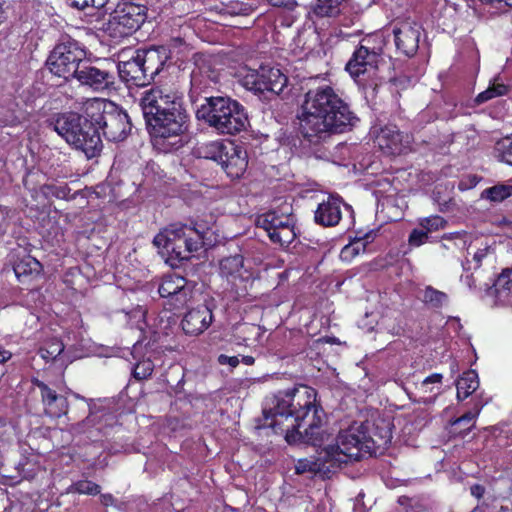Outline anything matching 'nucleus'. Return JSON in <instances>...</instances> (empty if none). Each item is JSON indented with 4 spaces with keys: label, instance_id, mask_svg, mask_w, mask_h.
Instances as JSON below:
<instances>
[{
    "label": "nucleus",
    "instance_id": "864d4df0",
    "mask_svg": "<svg viewBox=\"0 0 512 512\" xmlns=\"http://www.w3.org/2000/svg\"><path fill=\"white\" fill-rule=\"evenodd\" d=\"M454 238L465 245L470 236L467 233H456Z\"/></svg>",
    "mask_w": 512,
    "mask_h": 512
},
{
    "label": "nucleus",
    "instance_id": "3c124183",
    "mask_svg": "<svg viewBox=\"0 0 512 512\" xmlns=\"http://www.w3.org/2000/svg\"><path fill=\"white\" fill-rule=\"evenodd\" d=\"M484 493V488L480 485H474L471 487V494L477 498H480Z\"/></svg>",
    "mask_w": 512,
    "mask_h": 512
},
{
    "label": "nucleus",
    "instance_id": "7ed1b4c3",
    "mask_svg": "<svg viewBox=\"0 0 512 512\" xmlns=\"http://www.w3.org/2000/svg\"><path fill=\"white\" fill-rule=\"evenodd\" d=\"M140 107L149 132L156 139L177 137L188 128L183 96L171 88L152 87L144 91Z\"/></svg>",
    "mask_w": 512,
    "mask_h": 512
},
{
    "label": "nucleus",
    "instance_id": "e433bc0d",
    "mask_svg": "<svg viewBox=\"0 0 512 512\" xmlns=\"http://www.w3.org/2000/svg\"><path fill=\"white\" fill-rule=\"evenodd\" d=\"M222 4L225 13L232 16L249 15L254 10L253 4L245 0H227Z\"/></svg>",
    "mask_w": 512,
    "mask_h": 512
},
{
    "label": "nucleus",
    "instance_id": "b1692460",
    "mask_svg": "<svg viewBox=\"0 0 512 512\" xmlns=\"http://www.w3.org/2000/svg\"><path fill=\"white\" fill-rule=\"evenodd\" d=\"M442 375L435 373L426 377L419 385L416 386L417 393H411L406 390L408 397L419 403H431L435 395L439 393Z\"/></svg>",
    "mask_w": 512,
    "mask_h": 512
},
{
    "label": "nucleus",
    "instance_id": "5fc2aeb1",
    "mask_svg": "<svg viewBox=\"0 0 512 512\" xmlns=\"http://www.w3.org/2000/svg\"><path fill=\"white\" fill-rule=\"evenodd\" d=\"M11 358V353L6 350H0V363H4Z\"/></svg>",
    "mask_w": 512,
    "mask_h": 512
},
{
    "label": "nucleus",
    "instance_id": "6e6d98bb",
    "mask_svg": "<svg viewBox=\"0 0 512 512\" xmlns=\"http://www.w3.org/2000/svg\"><path fill=\"white\" fill-rule=\"evenodd\" d=\"M254 361L255 359L252 356H243L242 358V362L246 365H252L254 364Z\"/></svg>",
    "mask_w": 512,
    "mask_h": 512
},
{
    "label": "nucleus",
    "instance_id": "a878e982",
    "mask_svg": "<svg viewBox=\"0 0 512 512\" xmlns=\"http://www.w3.org/2000/svg\"><path fill=\"white\" fill-rule=\"evenodd\" d=\"M38 387L41 390V396L47 415L50 417L59 418L67 413L68 402L64 396L56 394L55 391H53L43 382H39Z\"/></svg>",
    "mask_w": 512,
    "mask_h": 512
},
{
    "label": "nucleus",
    "instance_id": "13d9d810",
    "mask_svg": "<svg viewBox=\"0 0 512 512\" xmlns=\"http://www.w3.org/2000/svg\"><path fill=\"white\" fill-rule=\"evenodd\" d=\"M81 134H82V135L80 136V139H81V140L83 139L85 142H87L89 139H88V137L86 136V134H84V133H81Z\"/></svg>",
    "mask_w": 512,
    "mask_h": 512
},
{
    "label": "nucleus",
    "instance_id": "c03bdc74",
    "mask_svg": "<svg viewBox=\"0 0 512 512\" xmlns=\"http://www.w3.org/2000/svg\"><path fill=\"white\" fill-rule=\"evenodd\" d=\"M419 225L429 234L443 229L446 226V221L441 216L433 215L421 219Z\"/></svg>",
    "mask_w": 512,
    "mask_h": 512
},
{
    "label": "nucleus",
    "instance_id": "20e7f679",
    "mask_svg": "<svg viewBox=\"0 0 512 512\" xmlns=\"http://www.w3.org/2000/svg\"><path fill=\"white\" fill-rule=\"evenodd\" d=\"M218 241L213 226H205L199 222L188 226L172 224L159 232L153 240L163 257L170 265L190 259L192 253L202 247H212Z\"/></svg>",
    "mask_w": 512,
    "mask_h": 512
},
{
    "label": "nucleus",
    "instance_id": "79ce46f5",
    "mask_svg": "<svg viewBox=\"0 0 512 512\" xmlns=\"http://www.w3.org/2000/svg\"><path fill=\"white\" fill-rule=\"evenodd\" d=\"M423 301L433 307H441L447 301V295L432 287L424 290Z\"/></svg>",
    "mask_w": 512,
    "mask_h": 512
},
{
    "label": "nucleus",
    "instance_id": "bb28decb",
    "mask_svg": "<svg viewBox=\"0 0 512 512\" xmlns=\"http://www.w3.org/2000/svg\"><path fill=\"white\" fill-rule=\"evenodd\" d=\"M332 463L323 454V449L318 453L317 457L299 459L295 465V471L297 474L311 473V474H327L336 466L331 465Z\"/></svg>",
    "mask_w": 512,
    "mask_h": 512
},
{
    "label": "nucleus",
    "instance_id": "052dcab7",
    "mask_svg": "<svg viewBox=\"0 0 512 512\" xmlns=\"http://www.w3.org/2000/svg\"><path fill=\"white\" fill-rule=\"evenodd\" d=\"M192 82L193 83L196 82V74H195V72L192 73Z\"/></svg>",
    "mask_w": 512,
    "mask_h": 512
},
{
    "label": "nucleus",
    "instance_id": "2eb2a0df",
    "mask_svg": "<svg viewBox=\"0 0 512 512\" xmlns=\"http://www.w3.org/2000/svg\"><path fill=\"white\" fill-rule=\"evenodd\" d=\"M374 143L381 151L388 155L404 152L410 144V137L403 135L395 125L388 124L383 127H373Z\"/></svg>",
    "mask_w": 512,
    "mask_h": 512
},
{
    "label": "nucleus",
    "instance_id": "8fccbe9b",
    "mask_svg": "<svg viewBox=\"0 0 512 512\" xmlns=\"http://www.w3.org/2000/svg\"><path fill=\"white\" fill-rule=\"evenodd\" d=\"M266 1L269 2L273 6H278V7L284 6L289 9H293L296 6L295 0H266Z\"/></svg>",
    "mask_w": 512,
    "mask_h": 512
},
{
    "label": "nucleus",
    "instance_id": "09e8293b",
    "mask_svg": "<svg viewBox=\"0 0 512 512\" xmlns=\"http://www.w3.org/2000/svg\"><path fill=\"white\" fill-rule=\"evenodd\" d=\"M218 362L221 365H229L231 367H236L239 364V359L237 356H227L224 354L219 355Z\"/></svg>",
    "mask_w": 512,
    "mask_h": 512
},
{
    "label": "nucleus",
    "instance_id": "c756f323",
    "mask_svg": "<svg viewBox=\"0 0 512 512\" xmlns=\"http://www.w3.org/2000/svg\"><path fill=\"white\" fill-rule=\"evenodd\" d=\"M457 398L464 400L479 387L478 374L474 370H468L457 380Z\"/></svg>",
    "mask_w": 512,
    "mask_h": 512
},
{
    "label": "nucleus",
    "instance_id": "de8ad7c7",
    "mask_svg": "<svg viewBox=\"0 0 512 512\" xmlns=\"http://www.w3.org/2000/svg\"><path fill=\"white\" fill-rule=\"evenodd\" d=\"M428 233L423 229H414L409 235V244L418 247L426 242Z\"/></svg>",
    "mask_w": 512,
    "mask_h": 512
},
{
    "label": "nucleus",
    "instance_id": "bf43d9fd",
    "mask_svg": "<svg viewBox=\"0 0 512 512\" xmlns=\"http://www.w3.org/2000/svg\"><path fill=\"white\" fill-rule=\"evenodd\" d=\"M466 281H467V284L469 287H472V284H471V277L470 276H466Z\"/></svg>",
    "mask_w": 512,
    "mask_h": 512
},
{
    "label": "nucleus",
    "instance_id": "aec40b11",
    "mask_svg": "<svg viewBox=\"0 0 512 512\" xmlns=\"http://www.w3.org/2000/svg\"><path fill=\"white\" fill-rule=\"evenodd\" d=\"M220 165L231 178H239L245 172L248 160L247 152L232 141H227L226 154Z\"/></svg>",
    "mask_w": 512,
    "mask_h": 512
},
{
    "label": "nucleus",
    "instance_id": "4468645a",
    "mask_svg": "<svg viewBox=\"0 0 512 512\" xmlns=\"http://www.w3.org/2000/svg\"><path fill=\"white\" fill-rule=\"evenodd\" d=\"M158 292L167 299L170 309H182L192 298L191 286L184 277L176 274L163 277Z\"/></svg>",
    "mask_w": 512,
    "mask_h": 512
},
{
    "label": "nucleus",
    "instance_id": "423d86ee",
    "mask_svg": "<svg viewBox=\"0 0 512 512\" xmlns=\"http://www.w3.org/2000/svg\"><path fill=\"white\" fill-rule=\"evenodd\" d=\"M54 130L74 148L82 151L87 158L100 154L103 144L95 122L87 116L76 113L59 115L54 122Z\"/></svg>",
    "mask_w": 512,
    "mask_h": 512
},
{
    "label": "nucleus",
    "instance_id": "5701e85b",
    "mask_svg": "<svg viewBox=\"0 0 512 512\" xmlns=\"http://www.w3.org/2000/svg\"><path fill=\"white\" fill-rule=\"evenodd\" d=\"M117 69L120 78L125 82H132L137 86L145 85L147 77L145 69L142 65V58L140 56V50L135 52L129 60L120 61L117 64Z\"/></svg>",
    "mask_w": 512,
    "mask_h": 512
},
{
    "label": "nucleus",
    "instance_id": "680f3d73",
    "mask_svg": "<svg viewBox=\"0 0 512 512\" xmlns=\"http://www.w3.org/2000/svg\"><path fill=\"white\" fill-rule=\"evenodd\" d=\"M406 512H423L422 509H412L411 511H406Z\"/></svg>",
    "mask_w": 512,
    "mask_h": 512
},
{
    "label": "nucleus",
    "instance_id": "f704fd0d",
    "mask_svg": "<svg viewBox=\"0 0 512 512\" xmlns=\"http://www.w3.org/2000/svg\"><path fill=\"white\" fill-rule=\"evenodd\" d=\"M507 93L508 86H506L503 83H499L495 80L493 83L489 85V87L485 91L479 93L476 96L475 102L477 104H482L496 97L504 96Z\"/></svg>",
    "mask_w": 512,
    "mask_h": 512
},
{
    "label": "nucleus",
    "instance_id": "4d7b16f0",
    "mask_svg": "<svg viewBox=\"0 0 512 512\" xmlns=\"http://www.w3.org/2000/svg\"><path fill=\"white\" fill-rule=\"evenodd\" d=\"M102 502H103V504H105V505L112 504V502H113V497H112L111 495H102Z\"/></svg>",
    "mask_w": 512,
    "mask_h": 512
},
{
    "label": "nucleus",
    "instance_id": "a18cd8bd",
    "mask_svg": "<svg viewBox=\"0 0 512 512\" xmlns=\"http://www.w3.org/2000/svg\"><path fill=\"white\" fill-rule=\"evenodd\" d=\"M154 369V365L150 359H143L137 362L133 368V376L138 379H146L149 377Z\"/></svg>",
    "mask_w": 512,
    "mask_h": 512
},
{
    "label": "nucleus",
    "instance_id": "9b49d317",
    "mask_svg": "<svg viewBox=\"0 0 512 512\" xmlns=\"http://www.w3.org/2000/svg\"><path fill=\"white\" fill-rule=\"evenodd\" d=\"M85 60V49L78 42L67 40L55 46L47 65L51 73L68 80L75 77Z\"/></svg>",
    "mask_w": 512,
    "mask_h": 512
},
{
    "label": "nucleus",
    "instance_id": "a211bd4d",
    "mask_svg": "<svg viewBox=\"0 0 512 512\" xmlns=\"http://www.w3.org/2000/svg\"><path fill=\"white\" fill-rule=\"evenodd\" d=\"M342 207L350 208L339 196L329 195L314 212L315 223L323 227H334L342 219Z\"/></svg>",
    "mask_w": 512,
    "mask_h": 512
},
{
    "label": "nucleus",
    "instance_id": "1a4fd4ad",
    "mask_svg": "<svg viewBox=\"0 0 512 512\" xmlns=\"http://www.w3.org/2000/svg\"><path fill=\"white\" fill-rule=\"evenodd\" d=\"M236 76L239 83L254 94L262 95L266 92L279 95L287 86V76L276 67L260 65L258 69L247 65L238 69Z\"/></svg>",
    "mask_w": 512,
    "mask_h": 512
},
{
    "label": "nucleus",
    "instance_id": "58836bf2",
    "mask_svg": "<svg viewBox=\"0 0 512 512\" xmlns=\"http://www.w3.org/2000/svg\"><path fill=\"white\" fill-rule=\"evenodd\" d=\"M494 156L499 161L512 166V138H504L496 142Z\"/></svg>",
    "mask_w": 512,
    "mask_h": 512
},
{
    "label": "nucleus",
    "instance_id": "473e14b6",
    "mask_svg": "<svg viewBox=\"0 0 512 512\" xmlns=\"http://www.w3.org/2000/svg\"><path fill=\"white\" fill-rule=\"evenodd\" d=\"M343 0H317L313 13L319 17H334L340 12Z\"/></svg>",
    "mask_w": 512,
    "mask_h": 512
},
{
    "label": "nucleus",
    "instance_id": "37998d69",
    "mask_svg": "<svg viewBox=\"0 0 512 512\" xmlns=\"http://www.w3.org/2000/svg\"><path fill=\"white\" fill-rule=\"evenodd\" d=\"M127 322L131 327H135L139 330H143L145 326L146 311L143 307L137 306L129 312L125 313Z\"/></svg>",
    "mask_w": 512,
    "mask_h": 512
},
{
    "label": "nucleus",
    "instance_id": "6ab92c4d",
    "mask_svg": "<svg viewBox=\"0 0 512 512\" xmlns=\"http://www.w3.org/2000/svg\"><path fill=\"white\" fill-rule=\"evenodd\" d=\"M82 85L102 91L113 84L114 76L107 70L94 67L85 60L75 77Z\"/></svg>",
    "mask_w": 512,
    "mask_h": 512
},
{
    "label": "nucleus",
    "instance_id": "49530a36",
    "mask_svg": "<svg viewBox=\"0 0 512 512\" xmlns=\"http://www.w3.org/2000/svg\"><path fill=\"white\" fill-rule=\"evenodd\" d=\"M66 2L73 8L84 10L86 8L100 9L107 4L108 0H66Z\"/></svg>",
    "mask_w": 512,
    "mask_h": 512
},
{
    "label": "nucleus",
    "instance_id": "f03ea898",
    "mask_svg": "<svg viewBox=\"0 0 512 512\" xmlns=\"http://www.w3.org/2000/svg\"><path fill=\"white\" fill-rule=\"evenodd\" d=\"M298 119L303 136L311 142L343 133L357 121L348 104L329 85L310 89L304 95Z\"/></svg>",
    "mask_w": 512,
    "mask_h": 512
},
{
    "label": "nucleus",
    "instance_id": "f8f14e48",
    "mask_svg": "<svg viewBox=\"0 0 512 512\" xmlns=\"http://www.w3.org/2000/svg\"><path fill=\"white\" fill-rule=\"evenodd\" d=\"M256 225L267 232L271 241L280 245H289L296 237L295 219L289 205H284L280 211L272 210L259 215Z\"/></svg>",
    "mask_w": 512,
    "mask_h": 512
},
{
    "label": "nucleus",
    "instance_id": "c9c22d12",
    "mask_svg": "<svg viewBox=\"0 0 512 512\" xmlns=\"http://www.w3.org/2000/svg\"><path fill=\"white\" fill-rule=\"evenodd\" d=\"M512 195V185L497 184L482 192V197L492 202H502Z\"/></svg>",
    "mask_w": 512,
    "mask_h": 512
},
{
    "label": "nucleus",
    "instance_id": "603ef678",
    "mask_svg": "<svg viewBox=\"0 0 512 512\" xmlns=\"http://www.w3.org/2000/svg\"><path fill=\"white\" fill-rule=\"evenodd\" d=\"M55 196L58 198H65L68 194V188L67 186L57 187L56 191L54 192Z\"/></svg>",
    "mask_w": 512,
    "mask_h": 512
},
{
    "label": "nucleus",
    "instance_id": "ea45409f",
    "mask_svg": "<svg viewBox=\"0 0 512 512\" xmlns=\"http://www.w3.org/2000/svg\"><path fill=\"white\" fill-rule=\"evenodd\" d=\"M68 492L86 495H96L100 493V486L90 480H79L69 486Z\"/></svg>",
    "mask_w": 512,
    "mask_h": 512
},
{
    "label": "nucleus",
    "instance_id": "39448f33",
    "mask_svg": "<svg viewBox=\"0 0 512 512\" xmlns=\"http://www.w3.org/2000/svg\"><path fill=\"white\" fill-rule=\"evenodd\" d=\"M196 116L219 134L235 135L249 124L244 107L229 97L206 98Z\"/></svg>",
    "mask_w": 512,
    "mask_h": 512
},
{
    "label": "nucleus",
    "instance_id": "6e6552de",
    "mask_svg": "<svg viewBox=\"0 0 512 512\" xmlns=\"http://www.w3.org/2000/svg\"><path fill=\"white\" fill-rule=\"evenodd\" d=\"M368 424L354 423L348 429L340 431L335 444L323 448V454L339 468L342 464L359 460L365 454L372 455L366 448Z\"/></svg>",
    "mask_w": 512,
    "mask_h": 512
},
{
    "label": "nucleus",
    "instance_id": "f3484780",
    "mask_svg": "<svg viewBox=\"0 0 512 512\" xmlns=\"http://www.w3.org/2000/svg\"><path fill=\"white\" fill-rule=\"evenodd\" d=\"M362 424H368L366 448L371 449L373 454L378 449L385 448L391 442L392 422L388 417L377 415L372 420H367Z\"/></svg>",
    "mask_w": 512,
    "mask_h": 512
},
{
    "label": "nucleus",
    "instance_id": "0eeeda50",
    "mask_svg": "<svg viewBox=\"0 0 512 512\" xmlns=\"http://www.w3.org/2000/svg\"><path fill=\"white\" fill-rule=\"evenodd\" d=\"M85 113L109 141L124 140L131 130L129 117L125 111L111 101L94 98L85 103Z\"/></svg>",
    "mask_w": 512,
    "mask_h": 512
},
{
    "label": "nucleus",
    "instance_id": "cd10ccee",
    "mask_svg": "<svg viewBox=\"0 0 512 512\" xmlns=\"http://www.w3.org/2000/svg\"><path fill=\"white\" fill-rule=\"evenodd\" d=\"M476 250L472 253L470 251H467L468 255H472V261H470L468 258L466 259V262L463 263V268L465 270L470 269H478L483 264H489L493 263L495 259V246L493 244H489L487 241H481L480 245H474ZM473 248L472 243H470L468 250Z\"/></svg>",
    "mask_w": 512,
    "mask_h": 512
},
{
    "label": "nucleus",
    "instance_id": "4c0bfd02",
    "mask_svg": "<svg viewBox=\"0 0 512 512\" xmlns=\"http://www.w3.org/2000/svg\"><path fill=\"white\" fill-rule=\"evenodd\" d=\"M64 350V344L57 338L45 342V344L39 349V354L45 361L54 360Z\"/></svg>",
    "mask_w": 512,
    "mask_h": 512
},
{
    "label": "nucleus",
    "instance_id": "2f4dec72",
    "mask_svg": "<svg viewBox=\"0 0 512 512\" xmlns=\"http://www.w3.org/2000/svg\"><path fill=\"white\" fill-rule=\"evenodd\" d=\"M226 148L227 141H211L200 145L197 152L200 157L214 160L220 164L226 154Z\"/></svg>",
    "mask_w": 512,
    "mask_h": 512
},
{
    "label": "nucleus",
    "instance_id": "412c9836",
    "mask_svg": "<svg viewBox=\"0 0 512 512\" xmlns=\"http://www.w3.org/2000/svg\"><path fill=\"white\" fill-rule=\"evenodd\" d=\"M213 315L211 309L201 305L188 311L182 320V329L188 335H199L203 333L212 323Z\"/></svg>",
    "mask_w": 512,
    "mask_h": 512
},
{
    "label": "nucleus",
    "instance_id": "4be33fe9",
    "mask_svg": "<svg viewBox=\"0 0 512 512\" xmlns=\"http://www.w3.org/2000/svg\"><path fill=\"white\" fill-rule=\"evenodd\" d=\"M220 274L229 282L237 285V282H245L253 277V272L244 264L242 255L226 257L220 261Z\"/></svg>",
    "mask_w": 512,
    "mask_h": 512
},
{
    "label": "nucleus",
    "instance_id": "72a5a7b5",
    "mask_svg": "<svg viewBox=\"0 0 512 512\" xmlns=\"http://www.w3.org/2000/svg\"><path fill=\"white\" fill-rule=\"evenodd\" d=\"M42 269L41 263L34 257L25 256L14 265V272L19 278L22 275L38 274Z\"/></svg>",
    "mask_w": 512,
    "mask_h": 512
},
{
    "label": "nucleus",
    "instance_id": "9d476101",
    "mask_svg": "<svg viewBox=\"0 0 512 512\" xmlns=\"http://www.w3.org/2000/svg\"><path fill=\"white\" fill-rule=\"evenodd\" d=\"M383 52V39L381 36H371L361 41L352 57L346 64V71L354 79L364 77L373 78L378 69Z\"/></svg>",
    "mask_w": 512,
    "mask_h": 512
},
{
    "label": "nucleus",
    "instance_id": "7c9ffc66",
    "mask_svg": "<svg viewBox=\"0 0 512 512\" xmlns=\"http://www.w3.org/2000/svg\"><path fill=\"white\" fill-rule=\"evenodd\" d=\"M370 237V234H365L364 237H357L350 241L341 249L340 259L344 262H351L356 256L364 253L370 242Z\"/></svg>",
    "mask_w": 512,
    "mask_h": 512
},
{
    "label": "nucleus",
    "instance_id": "dca6fc26",
    "mask_svg": "<svg viewBox=\"0 0 512 512\" xmlns=\"http://www.w3.org/2000/svg\"><path fill=\"white\" fill-rule=\"evenodd\" d=\"M394 41L398 51L405 56H413L418 48L421 26L411 19L398 22L393 28Z\"/></svg>",
    "mask_w": 512,
    "mask_h": 512
},
{
    "label": "nucleus",
    "instance_id": "ddd939ff",
    "mask_svg": "<svg viewBox=\"0 0 512 512\" xmlns=\"http://www.w3.org/2000/svg\"><path fill=\"white\" fill-rule=\"evenodd\" d=\"M147 8L143 4L123 2L117 6L107 23V32L115 39L131 35L145 22Z\"/></svg>",
    "mask_w": 512,
    "mask_h": 512
},
{
    "label": "nucleus",
    "instance_id": "c85d7f7f",
    "mask_svg": "<svg viewBox=\"0 0 512 512\" xmlns=\"http://www.w3.org/2000/svg\"><path fill=\"white\" fill-rule=\"evenodd\" d=\"M490 289L498 303L503 305L512 303V266L502 270Z\"/></svg>",
    "mask_w": 512,
    "mask_h": 512
},
{
    "label": "nucleus",
    "instance_id": "393cba45",
    "mask_svg": "<svg viewBox=\"0 0 512 512\" xmlns=\"http://www.w3.org/2000/svg\"><path fill=\"white\" fill-rule=\"evenodd\" d=\"M142 65L145 69L147 81L159 74L165 62L168 59L167 49L165 47L152 48L149 50H140Z\"/></svg>",
    "mask_w": 512,
    "mask_h": 512
},
{
    "label": "nucleus",
    "instance_id": "f257e3e1",
    "mask_svg": "<svg viewBox=\"0 0 512 512\" xmlns=\"http://www.w3.org/2000/svg\"><path fill=\"white\" fill-rule=\"evenodd\" d=\"M316 392L307 386L279 392L272 405L263 409L266 424L275 432H286L290 442L295 434L314 446L323 441L321 424L324 412L314 404Z\"/></svg>",
    "mask_w": 512,
    "mask_h": 512
},
{
    "label": "nucleus",
    "instance_id": "a19ab883",
    "mask_svg": "<svg viewBox=\"0 0 512 512\" xmlns=\"http://www.w3.org/2000/svg\"><path fill=\"white\" fill-rule=\"evenodd\" d=\"M480 410H481L480 407L475 406L472 410L466 412L461 417H458V418L452 420L450 423L452 426L464 425L465 428L463 429V431L468 432L474 427L475 420L478 417Z\"/></svg>",
    "mask_w": 512,
    "mask_h": 512
}]
</instances>
